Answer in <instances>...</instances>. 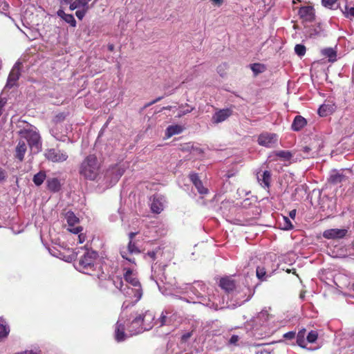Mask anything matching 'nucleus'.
I'll use <instances>...</instances> for the list:
<instances>
[{
    "instance_id": "1",
    "label": "nucleus",
    "mask_w": 354,
    "mask_h": 354,
    "mask_svg": "<svg viewBox=\"0 0 354 354\" xmlns=\"http://www.w3.org/2000/svg\"><path fill=\"white\" fill-rule=\"evenodd\" d=\"M214 290L209 288L200 281L185 285L183 292L187 294L188 298H182L188 303H198L210 308L217 310L220 308V299L214 294Z\"/></svg>"
},
{
    "instance_id": "2",
    "label": "nucleus",
    "mask_w": 354,
    "mask_h": 354,
    "mask_svg": "<svg viewBox=\"0 0 354 354\" xmlns=\"http://www.w3.org/2000/svg\"><path fill=\"white\" fill-rule=\"evenodd\" d=\"M132 320L127 324V328L124 326L125 321L121 315L117 323L115 330V338L117 342H122L127 337L136 335L146 331L144 327L140 324V317H135L131 315Z\"/></svg>"
},
{
    "instance_id": "3",
    "label": "nucleus",
    "mask_w": 354,
    "mask_h": 354,
    "mask_svg": "<svg viewBox=\"0 0 354 354\" xmlns=\"http://www.w3.org/2000/svg\"><path fill=\"white\" fill-rule=\"evenodd\" d=\"M116 288L119 289L121 292L127 297V300L123 302L122 306V310L129 307V305H135L142 297L143 290L142 286H131L125 285L124 286L122 279L120 277L116 276L109 279Z\"/></svg>"
},
{
    "instance_id": "4",
    "label": "nucleus",
    "mask_w": 354,
    "mask_h": 354,
    "mask_svg": "<svg viewBox=\"0 0 354 354\" xmlns=\"http://www.w3.org/2000/svg\"><path fill=\"white\" fill-rule=\"evenodd\" d=\"M24 156L28 148L30 154H37L41 151L42 148L41 138L37 127L24 120Z\"/></svg>"
},
{
    "instance_id": "5",
    "label": "nucleus",
    "mask_w": 354,
    "mask_h": 354,
    "mask_svg": "<svg viewBox=\"0 0 354 354\" xmlns=\"http://www.w3.org/2000/svg\"><path fill=\"white\" fill-rule=\"evenodd\" d=\"M100 171L101 162L94 154L86 156L79 166L80 175L88 180H95Z\"/></svg>"
},
{
    "instance_id": "6",
    "label": "nucleus",
    "mask_w": 354,
    "mask_h": 354,
    "mask_svg": "<svg viewBox=\"0 0 354 354\" xmlns=\"http://www.w3.org/2000/svg\"><path fill=\"white\" fill-rule=\"evenodd\" d=\"M97 253L95 251L85 249V252L82 257L76 264L75 268L80 272L83 273L97 276L100 279L101 276L97 273H94L93 271L97 268V264H95V261L97 258Z\"/></svg>"
},
{
    "instance_id": "7",
    "label": "nucleus",
    "mask_w": 354,
    "mask_h": 354,
    "mask_svg": "<svg viewBox=\"0 0 354 354\" xmlns=\"http://www.w3.org/2000/svg\"><path fill=\"white\" fill-rule=\"evenodd\" d=\"M20 64L21 61L20 59H19L12 67L8 75L7 83L1 92V95H5L10 89H14L19 86L18 80L21 75L19 68Z\"/></svg>"
},
{
    "instance_id": "8",
    "label": "nucleus",
    "mask_w": 354,
    "mask_h": 354,
    "mask_svg": "<svg viewBox=\"0 0 354 354\" xmlns=\"http://www.w3.org/2000/svg\"><path fill=\"white\" fill-rule=\"evenodd\" d=\"M135 317H140V324L147 330H151L155 324V315L149 310H141L133 314Z\"/></svg>"
},
{
    "instance_id": "9",
    "label": "nucleus",
    "mask_w": 354,
    "mask_h": 354,
    "mask_svg": "<svg viewBox=\"0 0 354 354\" xmlns=\"http://www.w3.org/2000/svg\"><path fill=\"white\" fill-rule=\"evenodd\" d=\"M140 253V250L133 241H129L127 247L120 248V254L121 257L131 263L135 264V259L131 256Z\"/></svg>"
},
{
    "instance_id": "10",
    "label": "nucleus",
    "mask_w": 354,
    "mask_h": 354,
    "mask_svg": "<svg viewBox=\"0 0 354 354\" xmlns=\"http://www.w3.org/2000/svg\"><path fill=\"white\" fill-rule=\"evenodd\" d=\"M44 156L48 160L55 163L63 162L68 158L66 151L56 148L46 149L44 152Z\"/></svg>"
},
{
    "instance_id": "11",
    "label": "nucleus",
    "mask_w": 354,
    "mask_h": 354,
    "mask_svg": "<svg viewBox=\"0 0 354 354\" xmlns=\"http://www.w3.org/2000/svg\"><path fill=\"white\" fill-rule=\"evenodd\" d=\"M278 141V136L274 133L265 132L258 137V144L261 146L271 148L274 147Z\"/></svg>"
},
{
    "instance_id": "12",
    "label": "nucleus",
    "mask_w": 354,
    "mask_h": 354,
    "mask_svg": "<svg viewBox=\"0 0 354 354\" xmlns=\"http://www.w3.org/2000/svg\"><path fill=\"white\" fill-rule=\"evenodd\" d=\"M124 168L119 165H115L106 171L105 178L109 180L110 184H115L124 174Z\"/></svg>"
},
{
    "instance_id": "13",
    "label": "nucleus",
    "mask_w": 354,
    "mask_h": 354,
    "mask_svg": "<svg viewBox=\"0 0 354 354\" xmlns=\"http://www.w3.org/2000/svg\"><path fill=\"white\" fill-rule=\"evenodd\" d=\"M166 202L165 196L160 194L153 195L150 204L152 212L160 214L164 209Z\"/></svg>"
},
{
    "instance_id": "14",
    "label": "nucleus",
    "mask_w": 354,
    "mask_h": 354,
    "mask_svg": "<svg viewBox=\"0 0 354 354\" xmlns=\"http://www.w3.org/2000/svg\"><path fill=\"white\" fill-rule=\"evenodd\" d=\"M348 232L346 229L333 228L323 232V236L327 239H339L344 238Z\"/></svg>"
},
{
    "instance_id": "15",
    "label": "nucleus",
    "mask_w": 354,
    "mask_h": 354,
    "mask_svg": "<svg viewBox=\"0 0 354 354\" xmlns=\"http://www.w3.org/2000/svg\"><path fill=\"white\" fill-rule=\"evenodd\" d=\"M300 18L305 21H312L315 19V10L313 6H302L298 11Z\"/></svg>"
},
{
    "instance_id": "16",
    "label": "nucleus",
    "mask_w": 354,
    "mask_h": 354,
    "mask_svg": "<svg viewBox=\"0 0 354 354\" xmlns=\"http://www.w3.org/2000/svg\"><path fill=\"white\" fill-rule=\"evenodd\" d=\"M232 113L230 109H220L212 115V121L214 124H218L226 120Z\"/></svg>"
},
{
    "instance_id": "17",
    "label": "nucleus",
    "mask_w": 354,
    "mask_h": 354,
    "mask_svg": "<svg viewBox=\"0 0 354 354\" xmlns=\"http://www.w3.org/2000/svg\"><path fill=\"white\" fill-rule=\"evenodd\" d=\"M125 272L124 273V278L125 281L127 283V285L131 286H141L139 281L137 274L131 269H124Z\"/></svg>"
},
{
    "instance_id": "18",
    "label": "nucleus",
    "mask_w": 354,
    "mask_h": 354,
    "mask_svg": "<svg viewBox=\"0 0 354 354\" xmlns=\"http://www.w3.org/2000/svg\"><path fill=\"white\" fill-rule=\"evenodd\" d=\"M151 279L155 281L158 285V281H163L164 279H165L164 274V268L161 267L160 266H152Z\"/></svg>"
},
{
    "instance_id": "19",
    "label": "nucleus",
    "mask_w": 354,
    "mask_h": 354,
    "mask_svg": "<svg viewBox=\"0 0 354 354\" xmlns=\"http://www.w3.org/2000/svg\"><path fill=\"white\" fill-rule=\"evenodd\" d=\"M173 310L169 308L165 309L159 319L155 322V324H159V326L167 325L171 323L170 315L172 314Z\"/></svg>"
},
{
    "instance_id": "20",
    "label": "nucleus",
    "mask_w": 354,
    "mask_h": 354,
    "mask_svg": "<svg viewBox=\"0 0 354 354\" xmlns=\"http://www.w3.org/2000/svg\"><path fill=\"white\" fill-rule=\"evenodd\" d=\"M220 287L227 292H230L235 288V282L230 277H223L220 280Z\"/></svg>"
},
{
    "instance_id": "21",
    "label": "nucleus",
    "mask_w": 354,
    "mask_h": 354,
    "mask_svg": "<svg viewBox=\"0 0 354 354\" xmlns=\"http://www.w3.org/2000/svg\"><path fill=\"white\" fill-rule=\"evenodd\" d=\"M46 186L49 191L55 193L61 189L62 184L57 178H50L46 180Z\"/></svg>"
},
{
    "instance_id": "22",
    "label": "nucleus",
    "mask_w": 354,
    "mask_h": 354,
    "mask_svg": "<svg viewBox=\"0 0 354 354\" xmlns=\"http://www.w3.org/2000/svg\"><path fill=\"white\" fill-rule=\"evenodd\" d=\"M307 124L306 120L301 116L297 115L292 123L291 129L294 131H299Z\"/></svg>"
},
{
    "instance_id": "23",
    "label": "nucleus",
    "mask_w": 354,
    "mask_h": 354,
    "mask_svg": "<svg viewBox=\"0 0 354 354\" xmlns=\"http://www.w3.org/2000/svg\"><path fill=\"white\" fill-rule=\"evenodd\" d=\"M183 131V127L178 124L170 125L169 126L165 131V137L166 138H169L174 135H178L182 133Z\"/></svg>"
},
{
    "instance_id": "24",
    "label": "nucleus",
    "mask_w": 354,
    "mask_h": 354,
    "mask_svg": "<svg viewBox=\"0 0 354 354\" xmlns=\"http://www.w3.org/2000/svg\"><path fill=\"white\" fill-rule=\"evenodd\" d=\"M345 180L346 176L337 171H333L329 177V182L333 185H338Z\"/></svg>"
},
{
    "instance_id": "25",
    "label": "nucleus",
    "mask_w": 354,
    "mask_h": 354,
    "mask_svg": "<svg viewBox=\"0 0 354 354\" xmlns=\"http://www.w3.org/2000/svg\"><path fill=\"white\" fill-rule=\"evenodd\" d=\"M270 179L271 174L268 171H264L261 176H258V180L260 184L265 187H268L270 186Z\"/></svg>"
},
{
    "instance_id": "26",
    "label": "nucleus",
    "mask_w": 354,
    "mask_h": 354,
    "mask_svg": "<svg viewBox=\"0 0 354 354\" xmlns=\"http://www.w3.org/2000/svg\"><path fill=\"white\" fill-rule=\"evenodd\" d=\"M269 314L266 310L261 311L256 317L254 319V322L259 325H263L265 322L268 320Z\"/></svg>"
},
{
    "instance_id": "27",
    "label": "nucleus",
    "mask_w": 354,
    "mask_h": 354,
    "mask_svg": "<svg viewBox=\"0 0 354 354\" xmlns=\"http://www.w3.org/2000/svg\"><path fill=\"white\" fill-rule=\"evenodd\" d=\"M306 332V329L303 328L298 332V333L296 336L297 344L301 348L306 347V339H305Z\"/></svg>"
},
{
    "instance_id": "28",
    "label": "nucleus",
    "mask_w": 354,
    "mask_h": 354,
    "mask_svg": "<svg viewBox=\"0 0 354 354\" xmlns=\"http://www.w3.org/2000/svg\"><path fill=\"white\" fill-rule=\"evenodd\" d=\"M46 178V174L44 171H40L34 175L32 178V181L35 185L39 186L41 185Z\"/></svg>"
},
{
    "instance_id": "29",
    "label": "nucleus",
    "mask_w": 354,
    "mask_h": 354,
    "mask_svg": "<svg viewBox=\"0 0 354 354\" xmlns=\"http://www.w3.org/2000/svg\"><path fill=\"white\" fill-rule=\"evenodd\" d=\"M341 10L346 18H354V4L353 6L349 7L348 3L346 2V5L341 9Z\"/></svg>"
},
{
    "instance_id": "30",
    "label": "nucleus",
    "mask_w": 354,
    "mask_h": 354,
    "mask_svg": "<svg viewBox=\"0 0 354 354\" xmlns=\"http://www.w3.org/2000/svg\"><path fill=\"white\" fill-rule=\"evenodd\" d=\"M333 106L330 104H322L318 109V114L322 117L327 116L332 113Z\"/></svg>"
},
{
    "instance_id": "31",
    "label": "nucleus",
    "mask_w": 354,
    "mask_h": 354,
    "mask_svg": "<svg viewBox=\"0 0 354 354\" xmlns=\"http://www.w3.org/2000/svg\"><path fill=\"white\" fill-rule=\"evenodd\" d=\"M275 154L277 157L284 161L290 160L293 156V153L291 151L284 150L277 151L275 152Z\"/></svg>"
},
{
    "instance_id": "32",
    "label": "nucleus",
    "mask_w": 354,
    "mask_h": 354,
    "mask_svg": "<svg viewBox=\"0 0 354 354\" xmlns=\"http://www.w3.org/2000/svg\"><path fill=\"white\" fill-rule=\"evenodd\" d=\"M9 331V328L5 320L3 318H0V339L7 337Z\"/></svg>"
},
{
    "instance_id": "33",
    "label": "nucleus",
    "mask_w": 354,
    "mask_h": 354,
    "mask_svg": "<svg viewBox=\"0 0 354 354\" xmlns=\"http://www.w3.org/2000/svg\"><path fill=\"white\" fill-rule=\"evenodd\" d=\"M66 219L69 226H73L79 222V218L72 212H68L66 214Z\"/></svg>"
},
{
    "instance_id": "34",
    "label": "nucleus",
    "mask_w": 354,
    "mask_h": 354,
    "mask_svg": "<svg viewBox=\"0 0 354 354\" xmlns=\"http://www.w3.org/2000/svg\"><path fill=\"white\" fill-rule=\"evenodd\" d=\"M250 68L255 75L263 73L266 70V66L259 63H254L250 64Z\"/></svg>"
},
{
    "instance_id": "35",
    "label": "nucleus",
    "mask_w": 354,
    "mask_h": 354,
    "mask_svg": "<svg viewBox=\"0 0 354 354\" xmlns=\"http://www.w3.org/2000/svg\"><path fill=\"white\" fill-rule=\"evenodd\" d=\"M257 277L261 281H265L267 279L266 271L263 267L258 266L256 270Z\"/></svg>"
},
{
    "instance_id": "36",
    "label": "nucleus",
    "mask_w": 354,
    "mask_h": 354,
    "mask_svg": "<svg viewBox=\"0 0 354 354\" xmlns=\"http://www.w3.org/2000/svg\"><path fill=\"white\" fill-rule=\"evenodd\" d=\"M322 5L330 9H335L338 7L337 0H322Z\"/></svg>"
},
{
    "instance_id": "37",
    "label": "nucleus",
    "mask_w": 354,
    "mask_h": 354,
    "mask_svg": "<svg viewBox=\"0 0 354 354\" xmlns=\"http://www.w3.org/2000/svg\"><path fill=\"white\" fill-rule=\"evenodd\" d=\"M295 52L298 56L302 57L306 54V48L303 44H297L295 46Z\"/></svg>"
},
{
    "instance_id": "38",
    "label": "nucleus",
    "mask_w": 354,
    "mask_h": 354,
    "mask_svg": "<svg viewBox=\"0 0 354 354\" xmlns=\"http://www.w3.org/2000/svg\"><path fill=\"white\" fill-rule=\"evenodd\" d=\"M317 337H318L317 332L315 330H311L310 332L308 333V334L306 337V340L309 343H314L316 342Z\"/></svg>"
},
{
    "instance_id": "39",
    "label": "nucleus",
    "mask_w": 354,
    "mask_h": 354,
    "mask_svg": "<svg viewBox=\"0 0 354 354\" xmlns=\"http://www.w3.org/2000/svg\"><path fill=\"white\" fill-rule=\"evenodd\" d=\"M63 19L68 24H69L71 26L75 27L76 26V21L73 17V15L70 14H66L63 17Z\"/></svg>"
},
{
    "instance_id": "40",
    "label": "nucleus",
    "mask_w": 354,
    "mask_h": 354,
    "mask_svg": "<svg viewBox=\"0 0 354 354\" xmlns=\"http://www.w3.org/2000/svg\"><path fill=\"white\" fill-rule=\"evenodd\" d=\"M194 186L200 194L204 195L208 193V189L203 186L202 181L198 182Z\"/></svg>"
},
{
    "instance_id": "41",
    "label": "nucleus",
    "mask_w": 354,
    "mask_h": 354,
    "mask_svg": "<svg viewBox=\"0 0 354 354\" xmlns=\"http://www.w3.org/2000/svg\"><path fill=\"white\" fill-rule=\"evenodd\" d=\"M283 225L282 226L283 230H290L293 228V225L288 217L283 216Z\"/></svg>"
},
{
    "instance_id": "42",
    "label": "nucleus",
    "mask_w": 354,
    "mask_h": 354,
    "mask_svg": "<svg viewBox=\"0 0 354 354\" xmlns=\"http://www.w3.org/2000/svg\"><path fill=\"white\" fill-rule=\"evenodd\" d=\"M88 7H86V8H81V9H80V8H79V9L75 12V15H76V17H77L79 19L82 20V19L84 17V16H85V15H86V12L88 11Z\"/></svg>"
},
{
    "instance_id": "43",
    "label": "nucleus",
    "mask_w": 354,
    "mask_h": 354,
    "mask_svg": "<svg viewBox=\"0 0 354 354\" xmlns=\"http://www.w3.org/2000/svg\"><path fill=\"white\" fill-rule=\"evenodd\" d=\"M323 53L330 59H334L336 57V52L333 48L324 49Z\"/></svg>"
},
{
    "instance_id": "44",
    "label": "nucleus",
    "mask_w": 354,
    "mask_h": 354,
    "mask_svg": "<svg viewBox=\"0 0 354 354\" xmlns=\"http://www.w3.org/2000/svg\"><path fill=\"white\" fill-rule=\"evenodd\" d=\"M24 354H41V350L38 346H34L24 351Z\"/></svg>"
},
{
    "instance_id": "45",
    "label": "nucleus",
    "mask_w": 354,
    "mask_h": 354,
    "mask_svg": "<svg viewBox=\"0 0 354 354\" xmlns=\"http://www.w3.org/2000/svg\"><path fill=\"white\" fill-rule=\"evenodd\" d=\"M11 230L14 234H18L21 232L22 229L21 225L19 223H13L10 227Z\"/></svg>"
},
{
    "instance_id": "46",
    "label": "nucleus",
    "mask_w": 354,
    "mask_h": 354,
    "mask_svg": "<svg viewBox=\"0 0 354 354\" xmlns=\"http://www.w3.org/2000/svg\"><path fill=\"white\" fill-rule=\"evenodd\" d=\"M16 157L20 161L22 160V145H21L20 142L18 143L16 148Z\"/></svg>"
},
{
    "instance_id": "47",
    "label": "nucleus",
    "mask_w": 354,
    "mask_h": 354,
    "mask_svg": "<svg viewBox=\"0 0 354 354\" xmlns=\"http://www.w3.org/2000/svg\"><path fill=\"white\" fill-rule=\"evenodd\" d=\"M189 179L192 183L195 185L198 183V182H201L198 176L196 173H192L189 174Z\"/></svg>"
},
{
    "instance_id": "48",
    "label": "nucleus",
    "mask_w": 354,
    "mask_h": 354,
    "mask_svg": "<svg viewBox=\"0 0 354 354\" xmlns=\"http://www.w3.org/2000/svg\"><path fill=\"white\" fill-rule=\"evenodd\" d=\"M239 340V337L236 335H233L229 339V344L232 345H236L238 341Z\"/></svg>"
},
{
    "instance_id": "49",
    "label": "nucleus",
    "mask_w": 354,
    "mask_h": 354,
    "mask_svg": "<svg viewBox=\"0 0 354 354\" xmlns=\"http://www.w3.org/2000/svg\"><path fill=\"white\" fill-rule=\"evenodd\" d=\"M8 4L6 3L3 0H0V12H3L7 10Z\"/></svg>"
},
{
    "instance_id": "50",
    "label": "nucleus",
    "mask_w": 354,
    "mask_h": 354,
    "mask_svg": "<svg viewBox=\"0 0 354 354\" xmlns=\"http://www.w3.org/2000/svg\"><path fill=\"white\" fill-rule=\"evenodd\" d=\"M82 7L80 6V5H79V2L77 0L75 1L74 2L71 3L70 6H69V8L71 10H74L75 9H79V8H81Z\"/></svg>"
},
{
    "instance_id": "51",
    "label": "nucleus",
    "mask_w": 354,
    "mask_h": 354,
    "mask_svg": "<svg viewBox=\"0 0 354 354\" xmlns=\"http://www.w3.org/2000/svg\"><path fill=\"white\" fill-rule=\"evenodd\" d=\"M4 95H0V115H1L2 113V108L3 107V106L5 105L6 102V98L5 97H3Z\"/></svg>"
},
{
    "instance_id": "52",
    "label": "nucleus",
    "mask_w": 354,
    "mask_h": 354,
    "mask_svg": "<svg viewBox=\"0 0 354 354\" xmlns=\"http://www.w3.org/2000/svg\"><path fill=\"white\" fill-rule=\"evenodd\" d=\"M192 335V332H187L182 335L181 340L184 342H187Z\"/></svg>"
},
{
    "instance_id": "53",
    "label": "nucleus",
    "mask_w": 354,
    "mask_h": 354,
    "mask_svg": "<svg viewBox=\"0 0 354 354\" xmlns=\"http://www.w3.org/2000/svg\"><path fill=\"white\" fill-rule=\"evenodd\" d=\"M296 335L295 332L290 331L283 335V337L288 339H293Z\"/></svg>"
},
{
    "instance_id": "54",
    "label": "nucleus",
    "mask_w": 354,
    "mask_h": 354,
    "mask_svg": "<svg viewBox=\"0 0 354 354\" xmlns=\"http://www.w3.org/2000/svg\"><path fill=\"white\" fill-rule=\"evenodd\" d=\"M70 232H71L73 234H78L82 231V227H75L69 229Z\"/></svg>"
},
{
    "instance_id": "55",
    "label": "nucleus",
    "mask_w": 354,
    "mask_h": 354,
    "mask_svg": "<svg viewBox=\"0 0 354 354\" xmlns=\"http://www.w3.org/2000/svg\"><path fill=\"white\" fill-rule=\"evenodd\" d=\"M303 152L304 153V155L303 156L304 158H309L308 153L310 151V148L309 147H304L302 149Z\"/></svg>"
},
{
    "instance_id": "56",
    "label": "nucleus",
    "mask_w": 354,
    "mask_h": 354,
    "mask_svg": "<svg viewBox=\"0 0 354 354\" xmlns=\"http://www.w3.org/2000/svg\"><path fill=\"white\" fill-rule=\"evenodd\" d=\"M146 255H147L148 257H149L151 259H152L153 260H154L156 259V252L153 250V251H149L147 252V253L146 254Z\"/></svg>"
},
{
    "instance_id": "57",
    "label": "nucleus",
    "mask_w": 354,
    "mask_h": 354,
    "mask_svg": "<svg viewBox=\"0 0 354 354\" xmlns=\"http://www.w3.org/2000/svg\"><path fill=\"white\" fill-rule=\"evenodd\" d=\"M86 236L84 234H78V243H83L85 241Z\"/></svg>"
},
{
    "instance_id": "58",
    "label": "nucleus",
    "mask_w": 354,
    "mask_h": 354,
    "mask_svg": "<svg viewBox=\"0 0 354 354\" xmlns=\"http://www.w3.org/2000/svg\"><path fill=\"white\" fill-rule=\"evenodd\" d=\"M6 177V171L0 167V182L3 180Z\"/></svg>"
},
{
    "instance_id": "59",
    "label": "nucleus",
    "mask_w": 354,
    "mask_h": 354,
    "mask_svg": "<svg viewBox=\"0 0 354 354\" xmlns=\"http://www.w3.org/2000/svg\"><path fill=\"white\" fill-rule=\"evenodd\" d=\"M193 110V108H191V109H187L185 110H183L179 114H178V117H181L182 115H185L188 113H190Z\"/></svg>"
},
{
    "instance_id": "60",
    "label": "nucleus",
    "mask_w": 354,
    "mask_h": 354,
    "mask_svg": "<svg viewBox=\"0 0 354 354\" xmlns=\"http://www.w3.org/2000/svg\"><path fill=\"white\" fill-rule=\"evenodd\" d=\"M137 234H138V232H131L129 233L128 236H129V241H133V239Z\"/></svg>"
},
{
    "instance_id": "61",
    "label": "nucleus",
    "mask_w": 354,
    "mask_h": 354,
    "mask_svg": "<svg viewBox=\"0 0 354 354\" xmlns=\"http://www.w3.org/2000/svg\"><path fill=\"white\" fill-rule=\"evenodd\" d=\"M296 212H296V209H292V210H291V211L289 212V216H290L291 218L294 219V218H295V216H296Z\"/></svg>"
},
{
    "instance_id": "62",
    "label": "nucleus",
    "mask_w": 354,
    "mask_h": 354,
    "mask_svg": "<svg viewBox=\"0 0 354 354\" xmlns=\"http://www.w3.org/2000/svg\"><path fill=\"white\" fill-rule=\"evenodd\" d=\"M211 1L213 3L218 5V6H221L223 2V0H211Z\"/></svg>"
},
{
    "instance_id": "63",
    "label": "nucleus",
    "mask_w": 354,
    "mask_h": 354,
    "mask_svg": "<svg viewBox=\"0 0 354 354\" xmlns=\"http://www.w3.org/2000/svg\"><path fill=\"white\" fill-rule=\"evenodd\" d=\"M57 15L63 19V17L66 15V13L63 10H59L57 12Z\"/></svg>"
},
{
    "instance_id": "64",
    "label": "nucleus",
    "mask_w": 354,
    "mask_h": 354,
    "mask_svg": "<svg viewBox=\"0 0 354 354\" xmlns=\"http://www.w3.org/2000/svg\"><path fill=\"white\" fill-rule=\"evenodd\" d=\"M108 48H109V50L110 51H113V49H114V46H113V44H109V45H108Z\"/></svg>"
}]
</instances>
